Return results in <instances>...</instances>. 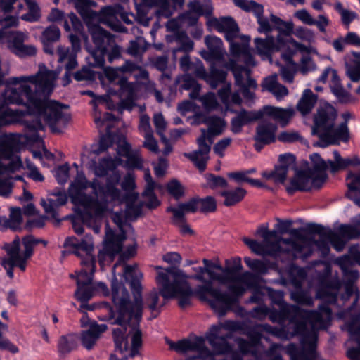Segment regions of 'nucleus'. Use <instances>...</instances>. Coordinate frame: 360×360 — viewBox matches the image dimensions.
<instances>
[{"instance_id":"obj_60","label":"nucleus","mask_w":360,"mask_h":360,"mask_svg":"<svg viewBox=\"0 0 360 360\" xmlns=\"http://www.w3.org/2000/svg\"><path fill=\"white\" fill-rule=\"evenodd\" d=\"M115 168V161L112 158H102L96 169L95 173L98 176H104L107 175L108 171Z\"/></svg>"},{"instance_id":"obj_36","label":"nucleus","mask_w":360,"mask_h":360,"mask_svg":"<svg viewBox=\"0 0 360 360\" xmlns=\"http://www.w3.org/2000/svg\"><path fill=\"white\" fill-rule=\"evenodd\" d=\"M75 7L84 21L89 22L96 19L97 13L92 10V7L96 6V3L91 0H72Z\"/></svg>"},{"instance_id":"obj_32","label":"nucleus","mask_w":360,"mask_h":360,"mask_svg":"<svg viewBox=\"0 0 360 360\" xmlns=\"http://www.w3.org/2000/svg\"><path fill=\"white\" fill-rule=\"evenodd\" d=\"M107 329L105 324H98L94 323L90 325L89 328L82 333L81 341L82 345L88 350H91L100 335Z\"/></svg>"},{"instance_id":"obj_7","label":"nucleus","mask_w":360,"mask_h":360,"mask_svg":"<svg viewBox=\"0 0 360 360\" xmlns=\"http://www.w3.org/2000/svg\"><path fill=\"white\" fill-rule=\"evenodd\" d=\"M94 49L87 58L90 66L97 68H103L105 65V56H107L109 63L121 58L122 48L115 41V37L99 25H94L90 28Z\"/></svg>"},{"instance_id":"obj_38","label":"nucleus","mask_w":360,"mask_h":360,"mask_svg":"<svg viewBox=\"0 0 360 360\" xmlns=\"http://www.w3.org/2000/svg\"><path fill=\"white\" fill-rule=\"evenodd\" d=\"M247 192L241 187H236L232 190H225L219 192V195L224 198V205L226 207L234 206L241 202Z\"/></svg>"},{"instance_id":"obj_18","label":"nucleus","mask_w":360,"mask_h":360,"mask_svg":"<svg viewBox=\"0 0 360 360\" xmlns=\"http://www.w3.org/2000/svg\"><path fill=\"white\" fill-rule=\"evenodd\" d=\"M286 246L283 247L279 241L272 242L269 244V250L265 253L276 257L280 254H286L290 257H296L300 255L304 250V245L291 238L280 239Z\"/></svg>"},{"instance_id":"obj_4","label":"nucleus","mask_w":360,"mask_h":360,"mask_svg":"<svg viewBox=\"0 0 360 360\" xmlns=\"http://www.w3.org/2000/svg\"><path fill=\"white\" fill-rule=\"evenodd\" d=\"M338 112L335 107L328 103L321 105L314 116L312 134L319 136L320 141L315 145L325 148L333 145L338 141H347L349 129L347 123L343 122L335 127Z\"/></svg>"},{"instance_id":"obj_64","label":"nucleus","mask_w":360,"mask_h":360,"mask_svg":"<svg viewBox=\"0 0 360 360\" xmlns=\"http://www.w3.org/2000/svg\"><path fill=\"white\" fill-rule=\"evenodd\" d=\"M216 27L219 32L224 33L227 31L238 27V25L233 18L224 17L217 22Z\"/></svg>"},{"instance_id":"obj_52","label":"nucleus","mask_w":360,"mask_h":360,"mask_svg":"<svg viewBox=\"0 0 360 360\" xmlns=\"http://www.w3.org/2000/svg\"><path fill=\"white\" fill-rule=\"evenodd\" d=\"M243 38L244 41L242 44L235 41L230 44V53L234 57L248 53L250 37L244 36Z\"/></svg>"},{"instance_id":"obj_45","label":"nucleus","mask_w":360,"mask_h":360,"mask_svg":"<svg viewBox=\"0 0 360 360\" xmlns=\"http://www.w3.org/2000/svg\"><path fill=\"white\" fill-rule=\"evenodd\" d=\"M338 291L332 290L328 287H323L318 289L316 297L321 300V304H335L338 301Z\"/></svg>"},{"instance_id":"obj_58","label":"nucleus","mask_w":360,"mask_h":360,"mask_svg":"<svg viewBox=\"0 0 360 360\" xmlns=\"http://www.w3.org/2000/svg\"><path fill=\"white\" fill-rule=\"evenodd\" d=\"M330 89L333 94L339 99H342L347 96V92L340 83V80L336 70H333Z\"/></svg>"},{"instance_id":"obj_25","label":"nucleus","mask_w":360,"mask_h":360,"mask_svg":"<svg viewBox=\"0 0 360 360\" xmlns=\"http://www.w3.org/2000/svg\"><path fill=\"white\" fill-rule=\"evenodd\" d=\"M278 126L269 120H262L257 126L254 140L263 143L271 144L276 141Z\"/></svg>"},{"instance_id":"obj_62","label":"nucleus","mask_w":360,"mask_h":360,"mask_svg":"<svg viewBox=\"0 0 360 360\" xmlns=\"http://www.w3.org/2000/svg\"><path fill=\"white\" fill-rule=\"evenodd\" d=\"M74 79L77 82H93L96 79V72L90 68L84 66L81 70L74 74Z\"/></svg>"},{"instance_id":"obj_63","label":"nucleus","mask_w":360,"mask_h":360,"mask_svg":"<svg viewBox=\"0 0 360 360\" xmlns=\"http://www.w3.org/2000/svg\"><path fill=\"white\" fill-rule=\"evenodd\" d=\"M60 32L59 28L53 25L46 27L42 33V41L55 42L59 40Z\"/></svg>"},{"instance_id":"obj_20","label":"nucleus","mask_w":360,"mask_h":360,"mask_svg":"<svg viewBox=\"0 0 360 360\" xmlns=\"http://www.w3.org/2000/svg\"><path fill=\"white\" fill-rule=\"evenodd\" d=\"M117 84L120 86L119 95L121 98V107L124 109L131 110L137 98V84L129 82L127 79L124 77L119 79Z\"/></svg>"},{"instance_id":"obj_14","label":"nucleus","mask_w":360,"mask_h":360,"mask_svg":"<svg viewBox=\"0 0 360 360\" xmlns=\"http://www.w3.org/2000/svg\"><path fill=\"white\" fill-rule=\"evenodd\" d=\"M200 290L212 297V299L209 300L210 305L219 316H225L231 307L238 303L236 297L227 292H221L217 288H214L211 285L202 286Z\"/></svg>"},{"instance_id":"obj_30","label":"nucleus","mask_w":360,"mask_h":360,"mask_svg":"<svg viewBox=\"0 0 360 360\" xmlns=\"http://www.w3.org/2000/svg\"><path fill=\"white\" fill-rule=\"evenodd\" d=\"M290 324L293 325L292 336L299 335L301 337V342L304 346L307 341L311 340L312 337L317 339V333L314 330H309L307 326V321L301 316H295L292 319L290 317L288 320Z\"/></svg>"},{"instance_id":"obj_59","label":"nucleus","mask_w":360,"mask_h":360,"mask_svg":"<svg viewBox=\"0 0 360 360\" xmlns=\"http://www.w3.org/2000/svg\"><path fill=\"white\" fill-rule=\"evenodd\" d=\"M342 262L343 265H354L360 266V251L356 246L350 247L349 253L342 256Z\"/></svg>"},{"instance_id":"obj_39","label":"nucleus","mask_w":360,"mask_h":360,"mask_svg":"<svg viewBox=\"0 0 360 360\" xmlns=\"http://www.w3.org/2000/svg\"><path fill=\"white\" fill-rule=\"evenodd\" d=\"M317 101V96L314 94L309 89L304 91L300 100L299 101L297 108L303 115L309 114Z\"/></svg>"},{"instance_id":"obj_56","label":"nucleus","mask_w":360,"mask_h":360,"mask_svg":"<svg viewBox=\"0 0 360 360\" xmlns=\"http://www.w3.org/2000/svg\"><path fill=\"white\" fill-rule=\"evenodd\" d=\"M317 339L314 337L311 340L307 342L305 345H308L309 347H303L299 356V360H316V347Z\"/></svg>"},{"instance_id":"obj_2","label":"nucleus","mask_w":360,"mask_h":360,"mask_svg":"<svg viewBox=\"0 0 360 360\" xmlns=\"http://www.w3.org/2000/svg\"><path fill=\"white\" fill-rule=\"evenodd\" d=\"M126 278L129 279L130 288L134 295V302L130 300V295L124 284L117 281L116 278L112 281V300L117 308V316L112 307L106 304L108 311V321L112 324L120 326H129L133 330L131 337V346L129 356L133 358L139 354V349L142 346V333L139 329L142 319L143 300L141 278L142 273L132 265H126L124 269Z\"/></svg>"},{"instance_id":"obj_46","label":"nucleus","mask_w":360,"mask_h":360,"mask_svg":"<svg viewBox=\"0 0 360 360\" xmlns=\"http://www.w3.org/2000/svg\"><path fill=\"white\" fill-rule=\"evenodd\" d=\"M63 27L67 32H70L72 29L74 32L82 34L84 31V26L81 20L74 13L68 14L67 18H65Z\"/></svg>"},{"instance_id":"obj_53","label":"nucleus","mask_w":360,"mask_h":360,"mask_svg":"<svg viewBox=\"0 0 360 360\" xmlns=\"http://www.w3.org/2000/svg\"><path fill=\"white\" fill-rule=\"evenodd\" d=\"M176 40L180 42V46L175 51H178L188 53L193 49L194 43L185 32L181 31L176 33Z\"/></svg>"},{"instance_id":"obj_50","label":"nucleus","mask_w":360,"mask_h":360,"mask_svg":"<svg viewBox=\"0 0 360 360\" xmlns=\"http://www.w3.org/2000/svg\"><path fill=\"white\" fill-rule=\"evenodd\" d=\"M179 65L184 72L186 73L191 72L195 77H197V70L200 68V65L203 66L202 62L199 59H197L195 62H192L188 54L184 55L180 58Z\"/></svg>"},{"instance_id":"obj_16","label":"nucleus","mask_w":360,"mask_h":360,"mask_svg":"<svg viewBox=\"0 0 360 360\" xmlns=\"http://www.w3.org/2000/svg\"><path fill=\"white\" fill-rule=\"evenodd\" d=\"M295 316H301L311 324L326 326L332 319V309L326 304H320L317 310H307L296 305Z\"/></svg>"},{"instance_id":"obj_35","label":"nucleus","mask_w":360,"mask_h":360,"mask_svg":"<svg viewBox=\"0 0 360 360\" xmlns=\"http://www.w3.org/2000/svg\"><path fill=\"white\" fill-rule=\"evenodd\" d=\"M22 223V215L20 207H12L10 211L9 217H0V225L5 229H10L14 231L21 229Z\"/></svg>"},{"instance_id":"obj_21","label":"nucleus","mask_w":360,"mask_h":360,"mask_svg":"<svg viewBox=\"0 0 360 360\" xmlns=\"http://www.w3.org/2000/svg\"><path fill=\"white\" fill-rule=\"evenodd\" d=\"M227 72L217 68L214 64H211L209 72H207L204 65L197 70V77L205 80L212 89H216L219 84H225Z\"/></svg>"},{"instance_id":"obj_1","label":"nucleus","mask_w":360,"mask_h":360,"mask_svg":"<svg viewBox=\"0 0 360 360\" xmlns=\"http://www.w3.org/2000/svg\"><path fill=\"white\" fill-rule=\"evenodd\" d=\"M18 87L8 89L4 93V103L0 104V128L14 122L18 116L17 110L8 104L24 105L33 117L25 121V137L32 143L41 141L39 131H44L43 119L53 133H60L68 123L70 115L63 111L68 105L56 101H49L54 88L55 72L39 65L37 73L30 76L14 77Z\"/></svg>"},{"instance_id":"obj_44","label":"nucleus","mask_w":360,"mask_h":360,"mask_svg":"<svg viewBox=\"0 0 360 360\" xmlns=\"http://www.w3.org/2000/svg\"><path fill=\"white\" fill-rule=\"evenodd\" d=\"M257 53L260 56H269L274 49V38L267 36L266 39L257 37L254 40Z\"/></svg>"},{"instance_id":"obj_29","label":"nucleus","mask_w":360,"mask_h":360,"mask_svg":"<svg viewBox=\"0 0 360 360\" xmlns=\"http://www.w3.org/2000/svg\"><path fill=\"white\" fill-rule=\"evenodd\" d=\"M208 51H203L202 57L206 60H219L223 58V42L216 36H207L205 38Z\"/></svg>"},{"instance_id":"obj_23","label":"nucleus","mask_w":360,"mask_h":360,"mask_svg":"<svg viewBox=\"0 0 360 360\" xmlns=\"http://www.w3.org/2000/svg\"><path fill=\"white\" fill-rule=\"evenodd\" d=\"M166 342L170 349L179 353H185L188 351L197 352L200 349H202V354H207L208 352V347L205 345V339L200 336H196L194 340L182 339L177 342H174L167 339Z\"/></svg>"},{"instance_id":"obj_43","label":"nucleus","mask_w":360,"mask_h":360,"mask_svg":"<svg viewBox=\"0 0 360 360\" xmlns=\"http://www.w3.org/2000/svg\"><path fill=\"white\" fill-rule=\"evenodd\" d=\"M121 192L115 186V184H112L110 179L107 180L105 186H103V190L99 197L102 202L105 205V210L106 209L107 203L108 202V198H110L111 200H117L120 198Z\"/></svg>"},{"instance_id":"obj_47","label":"nucleus","mask_w":360,"mask_h":360,"mask_svg":"<svg viewBox=\"0 0 360 360\" xmlns=\"http://www.w3.org/2000/svg\"><path fill=\"white\" fill-rule=\"evenodd\" d=\"M241 259L240 257H235L231 259H226L225 262L224 273L230 278V282L236 280L237 274L242 269Z\"/></svg>"},{"instance_id":"obj_10","label":"nucleus","mask_w":360,"mask_h":360,"mask_svg":"<svg viewBox=\"0 0 360 360\" xmlns=\"http://www.w3.org/2000/svg\"><path fill=\"white\" fill-rule=\"evenodd\" d=\"M89 187V181L86 178L77 181L70 191V200L75 205L82 206L86 210H92L95 215L101 216L105 212V205L97 198L85 193L84 191Z\"/></svg>"},{"instance_id":"obj_49","label":"nucleus","mask_w":360,"mask_h":360,"mask_svg":"<svg viewBox=\"0 0 360 360\" xmlns=\"http://www.w3.org/2000/svg\"><path fill=\"white\" fill-rule=\"evenodd\" d=\"M205 123L208 126V131L212 135H219L225 126L223 119L218 116H210L206 118Z\"/></svg>"},{"instance_id":"obj_31","label":"nucleus","mask_w":360,"mask_h":360,"mask_svg":"<svg viewBox=\"0 0 360 360\" xmlns=\"http://www.w3.org/2000/svg\"><path fill=\"white\" fill-rule=\"evenodd\" d=\"M259 112L264 115L272 117L274 120L278 122L282 127H285L294 115L292 109H283L278 107L271 105L264 106Z\"/></svg>"},{"instance_id":"obj_5","label":"nucleus","mask_w":360,"mask_h":360,"mask_svg":"<svg viewBox=\"0 0 360 360\" xmlns=\"http://www.w3.org/2000/svg\"><path fill=\"white\" fill-rule=\"evenodd\" d=\"M63 255L74 254L81 258L82 269L77 278V287L93 284V277L96 270V258L92 254L94 243L92 237L86 235L84 238L79 240L75 236L66 238Z\"/></svg>"},{"instance_id":"obj_12","label":"nucleus","mask_w":360,"mask_h":360,"mask_svg":"<svg viewBox=\"0 0 360 360\" xmlns=\"http://www.w3.org/2000/svg\"><path fill=\"white\" fill-rule=\"evenodd\" d=\"M79 33H72L70 32L68 37L71 43L72 50L70 51L69 47H65L63 46H59L57 49V54L58 56V63H65V77L68 79V82L64 84L66 85L70 82V72L72 70L75 69L77 65V53L81 49V40L80 36Z\"/></svg>"},{"instance_id":"obj_27","label":"nucleus","mask_w":360,"mask_h":360,"mask_svg":"<svg viewBox=\"0 0 360 360\" xmlns=\"http://www.w3.org/2000/svg\"><path fill=\"white\" fill-rule=\"evenodd\" d=\"M25 37L22 32H18L10 44V49L20 58L34 56L37 54V48L34 45L25 44Z\"/></svg>"},{"instance_id":"obj_8","label":"nucleus","mask_w":360,"mask_h":360,"mask_svg":"<svg viewBox=\"0 0 360 360\" xmlns=\"http://www.w3.org/2000/svg\"><path fill=\"white\" fill-rule=\"evenodd\" d=\"M234 5L245 12L254 13L258 24L257 31L259 33L269 34L274 29L278 30L277 41L281 42V37L290 36L293 31V24L291 22H285L279 17L271 13L270 19L264 16L263 5L254 0H232Z\"/></svg>"},{"instance_id":"obj_26","label":"nucleus","mask_w":360,"mask_h":360,"mask_svg":"<svg viewBox=\"0 0 360 360\" xmlns=\"http://www.w3.org/2000/svg\"><path fill=\"white\" fill-rule=\"evenodd\" d=\"M125 238L126 236L124 231L120 234H115L110 229L106 231V238L103 249L110 260H112L121 252L122 243Z\"/></svg>"},{"instance_id":"obj_9","label":"nucleus","mask_w":360,"mask_h":360,"mask_svg":"<svg viewBox=\"0 0 360 360\" xmlns=\"http://www.w3.org/2000/svg\"><path fill=\"white\" fill-rule=\"evenodd\" d=\"M326 172H317L313 175L311 170H298L286 186L287 193L292 195L296 191H309L312 188L320 189L326 181Z\"/></svg>"},{"instance_id":"obj_57","label":"nucleus","mask_w":360,"mask_h":360,"mask_svg":"<svg viewBox=\"0 0 360 360\" xmlns=\"http://www.w3.org/2000/svg\"><path fill=\"white\" fill-rule=\"evenodd\" d=\"M145 41L141 37H137L135 40L129 41L127 47V53L133 56H139L146 51V47L144 46Z\"/></svg>"},{"instance_id":"obj_40","label":"nucleus","mask_w":360,"mask_h":360,"mask_svg":"<svg viewBox=\"0 0 360 360\" xmlns=\"http://www.w3.org/2000/svg\"><path fill=\"white\" fill-rule=\"evenodd\" d=\"M244 262L254 273L259 275L266 274L269 269L274 268L276 265L274 262H271L269 260L262 261L249 257L244 258Z\"/></svg>"},{"instance_id":"obj_34","label":"nucleus","mask_w":360,"mask_h":360,"mask_svg":"<svg viewBox=\"0 0 360 360\" xmlns=\"http://www.w3.org/2000/svg\"><path fill=\"white\" fill-rule=\"evenodd\" d=\"M295 308L296 305H284L279 307L278 310L269 309V313L267 316L273 323L283 325L290 317L292 319L295 318L296 315Z\"/></svg>"},{"instance_id":"obj_28","label":"nucleus","mask_w":360,"mask_h":360,"mask_svg":"<svg viewBox=\"0 0 360 360\" xmlns=\"http://www.w3.org/2000/svg\"><path fill=\"white\" fill-rule=\"evenodd\" d=\"M21 148L20 136L16 134L0 136V157L11 158Z\"/></svg>"},{"instance_id":"obj_42","label":"nucleus","mask_w":360,"mask_h":360,"mask_svg":"<svg viewBox=\"0 0 360 360\" xmlns=\"http://www.w3.org/2000/svg\"><path fill=\"white\" fill-rule=\"evenodd\" d=\"M295 285L296 287V290L291 292V299L298 304L309 307L313 306V298L307 291H305L302 289L301 283L299 281H296Z\"/></svg>"},{"instance_id":"obj_19","label":"nucleus","mask_w":360,"mask_h":360,"mask_svg":"<svg viewBox=\"0 0 360 360\" xmlns=\"http://www.w3.org/2000/svg\"><path fill=\"white\" fill-rule=\"evenodd\" d=\"M227 68L232 72L235 84L240 88L255 89L257 86L255 79L251 78V71L243 65H238L235 60H231Z\"/></svg>"},{"instance_id":"obj_17","label":"nucleus","mask_w":360,"mask_h":360,"mask_svg":"<svg viewBox=\"0 0 360 360\" xmlns=\"http://www.w3.org/2000/svg\"><path fill=\"white\" fill-rule=\"evenodd\" d=\"M121 10H123V6L120 4L106 6L102 8L99 13H97L96 18L113 31L125 33L127 32V28L122 24L118 18V14Z\"/></svg>"},{"instance_id":"obj_54","label":"nucleus","mask_w":360,"mask_h":360,"mask_svg":"<svg viewBox=\"0 0 360 360\" xmlns=\"http://www.w3.org/2000/svg\"><path fill=\"white\" fill-rule=\"evenodd\" d=\"M4 249L9 257L8 259H4V260H9L11 262L22 257V255H20V241L18 236L12 241V243L6 244Z\"/></svg>"},{"instance_id":"obj_33","label":"nucleus","mask_w":360,"mask_h":360,"mask_svg":"<svg viewBox=\"0 0 360 360\" xmlns=\"http://www.w3.org/2000/svg\"><path fill=\"white\" fill-rule=\"evenodd\" d=\"M167 212L173 213V224L179 227L180 233L182 236H192L194 234V231L186 222L184 213L186 212L184 208H181L179 205L177 207H169Z\"/></svg>"},{"instance_id":"obj_11","label":"nucleus","mask_w":360,"mask_h":360,"mask_svg":"<svg viewBox=\"0 0 360 360\" xmlns=\"http://www.w3.org/2000/svg\"><path fill=\"white\" fill-rule=\"evenodd\" d=\"M334 160L325 161L319 153H313L310 155V160L314 165V170L316 172H326L327 169L333 174L340 170L346 169L349 166L360 165V158L357 156L353 158H342L338 150L333 151Z\"/></svg>"},{"instance_id":"obj_24","label":"nucleus","mask_w":360,"mask_h":360,"mask_svg":"<svg viewBox=\"0 0 360 360\" xmlns=\"http://www.w3.org/2000/svg\"><path fill=\"white\" fill-rule=\"evenodd\" d=\"M262 118V113L258 111H248L242 109L231 120V130L235 134L242 131L243 126Z\"/></svg>"},{"instance_id":"obj_6","label":"nucleus","mask_w":360,"mask_h":360,"mask_svg":"<svg viewBox=\"0 0 360 360\" xmlns=\"http://www.w3.org/2000/svg\"><path fill=\"white\" fill-rule=\"evenodd\" d=\"M156 281L161 285L160 294L165 300L178 297L181 308L191 304L193 291L182 272L172 269H165L158 272Z\"/></svg>"},{"instance_id":"obj_37","label":"nucleus","mask_w":360,"mask_h":360,"mask_svg":"<svg viewBox=\"0 0 360 360\" xmlns=\"http://www.w3.org/2000/svg\"><path fill=\"white\" fill-rule=\"evenodd\" d=\"M78 337L73 333L62 335L57 344L58 352L60 356H65L77 349Z\"/></svg>"},{"instance_id":"obj_15","label":"nucleus","mask_w":360,"mask_h":360,"mask_svg":"<svg viewBox=\"0 0 360 360\" xmlns=\"http://www.w3.org/2000/svg\"><path fill=\"white\" fill-rule=\"evenodd\" d=\"M207 135L205 129H202L201 135L197 139L198 149L191 153H184V155L189 159L200 172L206 169L207 162L209 160V153L211 150L212 139L207 143Z\"/></svg>"},{"instance_id":"obj_41","label":"nucleus","mask_w":360,"mask_h":360,"mask_svg":"<svg viewBox=\"0 0 360 360\" xmlns=\"http://www.w3.org/2000/svg\"><path fill=\"white\" fill-rule=\"evenodd\" d=\"M231 334H226L214 340L211 339L209 342L217 354H231V360H232V353L235 351L233 350L231 345L227 340L231 338Z\"/></svg>"},{"instance_id":"obj_3","label":"nucleus","mask_w":360,"mask_h":360,"mask_svg":"<svg viewBox=\"0 0 360 360\" xmlns=\"http://www.w3.org/2000/svg\"><path fill=\"white\" fill-rule=\"evenodd\" d=\"M347 180L349 181L347 183L348 192L346 193V197L360 207V172H349ZM306 231L309 234H321L328 237L334 249L341 252L349 240L360 238V214L356 216L354 225L341 224L336 231L314 223L307 224Z\"/></svg>"},{"instance_id":"obj_55","label":"nucleus","mask_w":360,"mask_h":360,"mask_svg":"<svg viewBox=\"0 0 360 360\" xmlns=\"http://www.w3.org/2000/svg\"><path fill=\"white\" fill-rule=\"evenodd\" d=\"M202 262L205 266H207V270L205 273L208 274L210 280L213 281H217L221 284H227L230 283V278L227 276L226 273L219 274L212 270L210 267V264H212V262L210 260L207 259H203Z\"/></svg>"},{"instance_id":"obj_51","label":"nucleus","mask_w":360,"mask_h":360,"mask_svg":"<svg viewBox=\"0 0 360 360\" xmlns=\"http://www.w3.org/2000/svg\"><path fill=\"white\" fill-rule=\"evenodd\" d=\"M95 292L96 288L94 283H93L77 287V290L75 292V297L81 302H87L94 295Z\"/></svg>"},{"instance_id":"obj_48","label":"nucleus","mask_w":360,"mask_h":360,"mask_svg":"<svg viewBox=\"0 0 360 360\" xmlns=\"http://www.w3.org/2000/svg\"><path fill=\"white\" fill-rule=\"evenodd\" d=\"M342 257H340L337 259V264L340 266L343 275V281L344 283H349L350 286L351 284H354L359 277V274L356 270H352L351 267L353 265H343L342 262Z\"/></svg>"},{"instance_id":"obj_13","label":"nucleus","mask_w":360,"mask_h":360,"mask_svg":"<svg viewBox=\"0 0 360 360\" xmlns=\"http://www.w3.org/2000/svg\"><path fill=\"white\" fill-rule=\"evenodd\" d=\"M342 329L347 330L349 334L345 343L347 357L350 360H360V314L352 316Z\"/></svg>"},{"instance_id":"obj_61","label":"nucleus","mask_w":360,"mask_h":360,"mask_svg":"<svg viewBox=\"0 0 360 360\" xmlns=\"http://www.w3.org/2000/svg\"><path fill=\"white\" fill-rule=\"evenodd\" d=\"M205 179L207 186L212 190L219 187L226 188L228 186L227 181L222 176L213 174H206Z\"/></svg>"},{"instance_id":"obj_22","label":"nucleus","mask_w":360,"mask_h":360,"mask_svg":"<svg viewBox=\"0 0 360 360\" xmlns=\"http://www.w3.org/2000/svg\"><path fill=\"white\" fill-rule=\"evenodd\" d=\"M186 212L195 213L200 211L202 213H211L217 210V201L212 196L205 198L195 197L186 202L179 204Z\"/></svg>"}]
</instances>
